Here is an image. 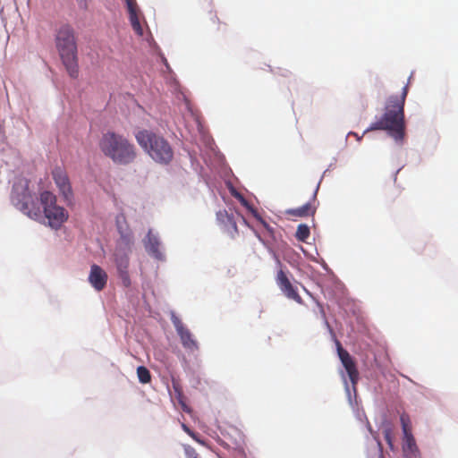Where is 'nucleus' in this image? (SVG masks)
Instances as JSON below:
<instances>
[{
	"mask_svg": "<svg viewBox=\"0 0 458 458\" xmlns=\"http://www.w3.org/2000/svg\"><path fill=\"white\" fill-rule=\"evenodd\" d=\"M39 200L42 210L34 202L27 183L21 188V191L18 186L13 187L12 201L20 211L35 220L42 218L43 214L50 227L55 230L59 229L67 221L69 217L68 211L57 205L56 196L49 191H42Z\"/></svg>",
	"mask_w": 458,
	"mask_h": 458,
	"instance_id": "obj_1",
	"label": "nucleus"
},
{
	"mask_svg": "<svg viewBox=\"0 0 458 458\" xmlns=\"http://www.w3.org/2000/svg\"><path fill=\"white\" fill-rule=\"evenodd\" d=\"M408 94V84L404 85L399 96H390L385 105L380 119L372 123L364 133L370 131H386L396 142H402L405 136L404 103Z\"/></svg>",
	"mask_w": 458,
	"mask_h": 458,
	"instance_id": "obj_2",
	"label": "nucleus"
},
{
	"mask_svg": "<svg viewBox=\"0 0 458 458\" xmlns=\"http://www.w3.org/2000/svg\"><path fill=\"white\" fill-rule=\"evenodd\" d=\"M101 153L115 165H127L137 157L135 145L123 134L108 131L102 134L98 141Z\"/></svg>",
	"mask_w": 458,
	"mask_h": 458,
	"instance_id": "obj_3",
	"label": "nucleus"
},
{
	"mask_svg": "<svg viewBox=\"0 0 458 458\" xmlns=\"http://www.w3.org/2000/svg\"><path fill=\"white\" fill-rule=\"evenodd\" d=\"M56 47L69 75L72 78L78 76L77 44L73 29L69 25H63L56 34Z\"/></svg>",
	"mask_w": 458,
	"mask_h": 458,
	"instance_id": "obj_4",
	"label": "nucleus"
},
{
	"mask_svg": "<svg viewBox=\"0 0 458 458\" xmlns=\"http://www.w3.org/2000/svg\"><path fill=\"white\" fill-rule=\"evenodd\" d=\"M135 138L139 145L151 157L153 160L160 164H168L174 157L170 144L162 136L152 131H140Z\"/></svg>",
	"mask_w": 458,
	"mask_h": 458,
	"instance_id": "obj_5",
	"label": "nucleus"
},
{
	"mask_svg": "<svg viewBox=\"0 0 458 458\" xmlns=\"http://www.w3.org/2000/svg\"><path fill=\"white\" fill-rule=\"evenodd\" d=\"M52 176L64 200L71 202L73 198V193L66 172L60 167H56L53 170Z\"/></svg>",
	"mask_w": 458,
	"mask_h": 458,
	"instance_id": "obj_6",
	"label": "nucleus"
},
{
	"mask_svg": "<svg viewBox=\"0 0 458 458\" xmlns=\"http://www.w3.org/2000/svg\"><path fill=\"white\" fill-rule=\"evenodd\" d=\"M276 284L282 293L291 300L295 301L297 303H302V298L298 293L296 288L292 284L286 274L280 269L276 275Z\"/></svg>",
	"mask_w": 458,
	"mask_h": 458,
	"instance_id": "obj_7",
	"label": "nucleus"
},
{
	"mask_svg": "<svg viewBox=\"0 0 458 458\" xmlns=\"http://www.w3.org/2000/svg\"><path fill=\"white\" fill-rule=\"evenodd\" d=\"M336 345L338 356L350 377V380L352 384H356L359 378V372L354 360L350 353L342 347L340 342L337 341Z\"/></svg>",
	"mask_w": 458,
	"mask_h": 458,
	"instance_id": "obj_8",
	"label": "nucleus"
},
{
	"mask_svg": "<svg viewBox=\"0 0 458 458\" xmlns=\"http://www.w3.org/2000/svg\"><path fill=\"white\" fill-rule=\"evenodd\" d=\"M107 279L108 276L101 267L96 264L90 267L89 282L96 291H102L106 285Z\"/></svg>",
	"mask_w": 458,
	"mask_h": 458,
	"instance_id": "obj_9",
	"label": "nucleus"
},
{
	"mask_svg": "<svg viewBox=\"0 0 458 458\" xmlns=\"http://www.w3.org/2000/svg\"><path fill=\"white\" fill-rule=\"evenodd\" d=\"M129 19L133 30L140 36L143 35V29L140 24V12L136 0H125Z\"/></svg>",
	"mask_w": 458,
	"mask_h": 458,
	"instance_id": "obj_10",
	"label": "nucleus"
},
{
	"mask_svg": "<svg viewBox=\"0 0 458 458\" xmlns=\"http://www.w3.org/2000/svg\"><path fill=\"white\" fill-rule=\"evenodd\" d=\"M116 226L120 233V243L130 248L133 242V236L123 215L117 216Z\"/></svg>",
	"mask_w": 458,
	"mask_h": 458,
	"instance_id": "obj_11",
	"label": "nucleus"
},
{
	"mask_svg": "<svg viewBox=\"0 0 458 458\" xmlns=\"http://www.w3.org/2000/svg\"><path fill=\"white\" fill-rule=\"evenodd\" d=\"M217 222L223 228L234 237L238 233V227L234 217L232 214H228L226 210H220L216 213Z\"/></svg>",
	"mask_w": 458,
	"mask_h": 458,
	"instance_id": "obj_12",
	"label": "nucleus"
},
{
	"mask_svg": "<svg viewBox=\"0 0 458 458\" xmlns=\"http://www.w3.org/2000/svg\"><path fill=\"white\" fill-rule=\"evenodd\" d=\"M316 209L317 208L313 203L308 202L300 208L288 209L286 214L293 216L307 217L313 216Z\"/></svg>",
	"mask_w": 458,
	"mask_h": 458,
	"instance_id": "obj_13",
	"label": "nucleus"
},
{
	"mask_svg": "<svg viewBox=\"0 0 458 458\" xmlns=\"http://www.w3.org/2000/svg\"><path fill=\"white\" fill-rule=\"evenodd\" d=\"M403 452L406 454H410L413 457L420 456V451L416 445V441L411 433L403 434Z\"/></svg>",
	"mask_w": 458,
	"mask_h": 458,
	"instance_id": "obj_14",
	"label": "nucleus"
},
{
	"mask_svg": "<svg viewBox=\"0 0 458 458\" xmlns=\"http://www.w3.org/2000/svg\"><path fill=\"white\" fill-rule=\"evenodd\" d=\"M178 335L180 336L182 344L185 349L191 352L199 349L197 341L193 338V335L188 328L178 333Z\"/></svg>",
	"mask_w": 458,
	"mask_h": 458,
	"instance_id": "obj_15",
	"label": "nucleus"
},
{
	"mask_svg": "<svg viewBox=\"0 0 458 458\" xmlns=\"http://www.w3.org/2000/svg\"><path fill=\"white\" fill-rule=\"evenodd\" d=\"M159 244L158 238L152 233L151 230H149L145 242L147 250L155 257L159 258L161 254L159 251Z\"/></svg>",
	"mask_w": 458,
	"mask_h": 458,
	"instance_id": "obj_16",
	"label": "nucleus"
},
{
	"mask_svg": "<svg viewBox=\"0 0 458 458\" xmlns=\"http://www.w3.org/2000/svg\"><path fill=\"white\" fill-rule=\"evenodd\" d=\"M137 376L139 381L142 384H148L151 381V374L149 370L144 366H140L137 368Z\"/></svg>",
	"mask_w": 458,
	"mask_h": 458,
	"instance_id": "obj_17",
	"label": "nucleus"
},
{
	"mask_svg": "<svg viewBox=\"0 0 458 458\" xmlns=\"http://www.w3.org/2000/svg\"><path fill=\"white\" fill-rule=\"evenodd\" d=\"M310 232L308 225L301 224L299 225L297 227V231L295 233V236L298 241L300 242H306L307 239L310 237Z\"/></svg>",
	"mask_w": 458,
	"mask_h": 458,
	"instance_id": "obj_18",
	"label": "nucleus"
},
{
	"mask_svg": "<svg viewBox=\"0 0 458 458\" xmlns=\"http://www.w3.org/2000/svg\"><path fill=\"white\" fill-rule=\"evenodd\" d=\"M114 256L118 271L127 270L129 266V259L127 255L119 256L118 253H115Z\"/></svg>",
	"mask_w": 458,
	"mask_h": 458,
	"instance_id": "obj_19",
	"label": "nucleus"
},
{
	"mask_svg": "<svg viewBox=\"0 0 458 458\" xmlns=\"http://www.w3.org/2000/svg\"><path fill=\"white\" fill-rule=\"evenodd\" d=\"M400 421L402 424V428L403 434L411 433V420L408 414L403 413L400 417Z\"/></svg>",
	"mask_w": 458,
	"mask_h": 458,
	"instance_id": "obj_20",
	"label": "nucleus"
},
{
	"mask_svg": "<svg viewBox=\"0 0 458 458\" xmlns=\"http://www.w3.org/2000/svg\"><path fill=\"white\" fill-rule=\"evenodd\" d=\"M172 322L176 329L177 334L187 329V327L183 326L182 320L175 316L172 317Z\"/></svg>",
	"mask_w": 458,
	"mask_h": 458,
	"instance_id": "obj_21",
	"label": "nucleus"
},
{
	"mask_svg": "<svg viewBox=\"0 0 458 458\" xmlns=\"http://www.w3.org/2000/svg\"><path fill=\"white\" fill-rule=\"evenodd\" d=\"M120 277L122 278L123 284L125 287H129L131 285V280L128 274V270L119 271Z\"/></svg>",
	"mask_w": 458,
	"mask_h": 458,
	"instance_id": "obj_22",
	"label": "nucleus"
},
{
	"mask_svg": "<svg viewBox=\"0 0 458 458\" xmlns=\"http://www.w3.org/2000/svg\"><path fill=\"white\" fill-rule=\"evenodd\" d=\"M184 451L187 458H200L196 450L190 445H186Z\"/></svg>",
	"mask_w": 458,
	"mask_h": 458,
	"instance_id": "obj_23",
	"label": "nucleus"
},
{
	"mask_svg": "<svg viewBox=\"0 0 458 458\" xmlns=\"http://www.w3.org/2000/svg\"><path fill=\"white\" fill-rule=\"evenodd\" d=\"M260 225L264 227V229L267 232L268 235L271 237H275V229L266 221L263 220Z\"/></svg>",
	"mask_w": 458,
	"mask_h": 458,
	"instance_id": "obj_24",
	"label": "nucleus"
},
{
	"mask_svg": "<svg viewBox=\"0 0 458 458\" xmlns=\"http://www.w3.org/2000/svg\"><path fill=\"white\" fill-rule=\"evenodd\" d=\"M384 435H385V439H386V443L388 444L390 448H393L391 429H389V428L386 429L385 432H384Z\"/></svg>",
	"mask_w": 458,
	"mask_h": 458,
	"instance_id": "obj_25",
	"label": "nucleus"
},
{
	"mask_svg": "<svg viewBox=\"0 0 458 458\" xmlns=\"http://www.w3.org/2000/svg\"><path fill=\"white\" fill-rule=\"evenodd\" d=\"M251 215L259 222L261 223L264 219L261 217V216L259 215V213L258 212V210L256 208H254L253 207L250 208V210H249Z\"/></svg>",
	"mask_w": 458,
	"mask_h": 458,
	"instance_id": "obj_26",
	"label": "nucleus"
},
{
	"mask_svg": "<svg viewBox=\"0 0 458 458\" xmlns=\"http://www.w3.org/2000/svg\"><path fill=\"white\" fill-rule=\"evenodd\" d=\"M251 215L259 222L261 223L264 219L261 217V216L259 215V213L258 212V210L256 208H254L253 207L250 208V210H249Z\"/></svg>",
	"mask_w": 458,
	"mask_h": 458,
	"instance_id": "obj_27",
	"label": "nucleus"
},
{
	"mask_svg": "<svg viewBox=\"0 0 458 458\" xmlns=\"http://www.w3.org/2000/svg\"><path fill=\"white\" fill-rule=\"evenodd\" d=\"M182 428H183V430H184L187 434H189V435H190L193 439H195V440L199 441V439L197 438L196 434H195L193 431H191V429H190V428H189L185 424H182Z\"/></svg>",
	"mask_w": 458,
	"mask_h": 458,
	"instance_id": "obj_28",
	"label": "nucleus"
},
{
	"mask_svg": "<svg viewBox=\"0 0 458 458\" xmlns=\"http://www.w3.org/2000/svg\"><path fill=\"white\" fill-rule=\"evenodd\" d=\"M243 207H245L248 210H250L252 206L248 202L246 199H242V202L241 203Z\"/></svg>",
	"mask_w": 458,
	"mask_h": 458,
	"instance_id": "obj_29",
	"label": "nucleus"
},
{
	"mask_svg": "<svg viewBox=\"0 0 458 458\" xmlns=\"http://www.w3.org/2000/svg\"><path fill=\"white\" fill-rule=\"evenodd\" d=\"M234 196H235V197L240 200V202H241V203L242 202V199H245V198H244L242 194H240V193H236Z\"/></svg>",
	"mask_w": 458,
	"mask_h": 458,
	"instance_id": "obj_30",
	"label": "nucleus"
},
{
	"mask_svg": "<svg viewBox=\"0 0 458 458\" xmlns=\"http://www.w3.org/2000/svg\"><path fill=\"white\" fill-rule=\"evenodd\" d=\"M318 307H319L320 313H321L322 317L325 318V311H324L323 307L319 303H318Z\"/></svg>",
	"mask_w": 458,
	"mask_h": 458,
	"instance_id": "obj_31",
	"label": "nucleus"
},
{
	"mask_svg": "<svg viewBox=\"0 0 458 458\" xmlns=\"http://www.w3.org/2000/svg\"><path fill=\"white\" fill-rule=\"evenodd\" d=\"M349 135H353V136H355V137H356V139H357L358 140H360V137L358 136V134H357V133H355V132H350V133H349Z\"/></svg>",
	"mask_w": 458,
	"mask_h": 458,
	"instance_id": "obj_32",
	"label": "nucleus"
}]
</instances>
